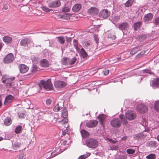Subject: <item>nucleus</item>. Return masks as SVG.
<instances>
[{
	"label": "nucleus",
	"instance_id": "nucleus-62",
	"mask_svg": "<svg viewBox=\"0 0 159 159\" xmlns=\"http://www.w3.org/2000/svg\"><path fill=\"white\" fill-rule=\"evenodd\" d=\"M109 70L107 69H105L104 70V73L105 75H107L109 73Z\"/></svg>",
	"mask_w": 159,
	"mask_h": 159
},
{
	"label": "nucleus",
	"instance_id": "nucleus-42",
	"mask_svg": "<svg viewBox=\"0 0 159 159\" xmlns=\"http://www.w3.org/2000/svg\"><path fill=\"white\" fill-rule=\"evenodd\" d=\"M73 44L74 47H75L76 49L78 51L79 49V48L78 47L79 44L77 40L76 39H74L73 40Z\"/></svg>",
	"mask_w": 159,
	"mask_h": 159
},
{
	"label": "nucleus",
	"instance_id": "nucleus-39",
	"mask_svg": "<svg viewBox=\"0 0 159 159\" xmlns=\"http://www.w3.org/2000/svg\"><path fill=\"white\" fill-rule=\"evenodd\" d=\"M83 45L84 47L86 48H89L90 43L88 41H85L83 43Z\"/></svg>",
	"mask_w": 159,
	"mask_h": 159
},
{
	"label": "nucleus",
	"instance_id": "nucleus-45",
	"mask_svg": "<svg viewBox=\"0 0 159 159\" xmlns=\"http://www.w3.org/2000/svg\"><path fill=\"white\" fill-rule=\"evenodd\" d=\"M112 20L114 22H116L120 19V17L119 16H114L111 17Z\"/></svg>",
	"mask_w": 159,
	"mask_h": 159
},
{
	"label": "nucleus",
	"instance_id": "nucleus-4",
	"mask_svg": "<svg viewBox=\"0 0 159 159\" xmlns=\"http://www.w3.org/2000/svg\"><path fill=\"white\" fill-rule=\"evenodd\" d=\"M111 125L115 128H118L121 125V122L120 120L118 118L113 119L110 122Z\"/></svg>",
	"mask_w": 159,
	"mask_h": 159
},
{
	"label": "nucleus",
	"instance_id": "nucleus-48",
	"mask_svg": "<svg viewBox=\"0 0 159 159\" xmlns=\"http://www.w3.org/2000/svg\"><path fill=\"white\" fill-rule=\"evenodd\" d=\"M141 124L144 126H147L148 125V123L147 122L146 120L144 118L142 119Z\"/></svg>",
	"mask_w": 159,
	"mask_h": 159
},
{
	"label": "nucleus",
	"instance_id": "nucleus-38",
	"mask_svg": "<svg viewBox=\"0 0 159 159\" xmlns=\"http://www.w3.org/2000/svg\"><path fill=\"white\" fill-rule=\"evenodd\" d=\"M147 159H155L156 158V155L154 154H150L146 157Z\"/></svg>",
	"mask_w": 159,
	"mask_h": 159
},
{
	"label": "nucleus",
	"instance_id": "nucleus-9",
	"mask_svg": "<svg viewBox=\"0 0 159 159\" xmlns=\"http://www.w3.org/2000/svg\"><path fill=\"white\" fill-rule=\"evenodd\" d=\"M20 72L22 74L26 73L29 70V68L26 65L24 64H20L18 66Z\"/></svg>",
	"mask_w": 159,
	"mask_h": 159
},
{
	"label": "nucleus",
	"instance_id": "nucleus-1",
	"mask_svg": "<svg viewBox=\"0 0 159 159\" xmlns=\"http://www.w3.org/2000/svg\"><path fill=\"white\" fill-rule=\"evenodd\" d=\"M38 86L39 88L41 89V86H42L43 88L47 90H51L53 89L52 85L51 82V80L50 79H48L46 81L41 80Z\"/></svg>",
	"mask_w": 159,
	"mask_h": 159
},
{
	"label": "nucleus",
	"instance_id": "nucleus-59",
	"mask_svg": "<svg viewBox=\"0 0 159 159\" xmlns=\"http://www.w3.org/2000/svg\"><path fill=\"white\" fill-rule=\"evenodd\" d=\"M68 130L67 129V128L65 130H64V131H63L62 133V136L61 137H63L64 136H65L66 135V134H67L68 133Z\"/></svg>",
	"mask_w": 159,
	"mask_h": 159
},
{
	"label": "nucleus",
	"instance_id": "nucleus-24",
	"mask_svg": "<svg viewBox=\"0 0 159 159\" xmlns=\"http://www.w3.org/2000/svg\"><path fill=\"white\" fill-rule=\"evenodd\" d=\"M12 122V120L11 118L7 117L5 119L4 121V124L6 126L9 125Z\"/></svg>",
	"mask_w": 159,
	"mask_h": 159
},
{
	"label": "nucleus",
	"instance_id": "nucleus-60",
	"mask_svg": "<svg viewBox=\"0 0 159 159\" xmlns=\"http://www.w3.org/2000/svg\"><path fill=\"white\" fill-rule=\"evenodd\" d=\"M144 73H149L150 74H153V73L152 72L151 70L149 69H145L143 70Z\"/></svg>",
	"mask_w": 159,
	"mask_h": 159
},
{
	"label": "nucleus",
	"instance_id": "nucleus-11",
	"mask_svg": "<svg viewBox=\"0 0 159 159\" xmlns=\"http://www.w3.org/2000/svg\"><path fill=\"white\" fill-rule=\"evenodd\" d=\"M54 86L58 88H62L66 85V83L63 81L57 80L54 82Z\"/></svg>",
	"mask_w": 159,
	"mask_h": 159
},
{
	"label": "nucleus",
	"instance_id": "nucleus-29",
	"mask_svg": "<svg viewBox=\"0 0 159 159\" xmlns=\"http://www.w3.org/2000/svg\"><path fill=\"white\" fill-rule=\"evenodd\" d=\"M147 135L146 134H144V132H143L141 133H139L137 134L136 135V138L137 139H143Z\"/></svg>",
	"mask_w": 159,
	"mask_h": 159
},
{
	"label": "nucleus",
	"instance_id": "nucleus-6",
	"mask_svg": "<svg viewBox=\"0 0 159 159\" xmlns=\"http://www.w3.org/2000/svg\"><path fill=\"white\" fill-rule=\"evenodd\" d=\"M14 60V56L11 53L8 54L3 59L4 63L8 64L12 62Z\"/></svg>",
	"mask_w": 159,
	"mask_h": 159
},
{
	"label": "nucleus",
	"instance_id": "nucleus-30",
	"mask_svg": "<svg viewBox=\"0 0 159 159\" xmlns=\"http://www.w3.org/2000/svg\"><path fill=\"white\" fill-rule=\"evenodd\" d=\"M80 53L81 57L84 58H86L88 56V54L83 48L81 49Z\"/></svg>",
	"mask_w": 159,
	"mask_h": 159
},
{
	"label": "nucleus",
	"instance_id": "nucleus-20",
	"mask_svg": "<svg viewBox=\"0 0 159 159\" xmlns=\"http://www.w3.org/2000/svg\"><path fill=\"white\" fill-rule=\"evenodd\" d=\"M71 16V15L70 14H66L63 15H59L58 17L59 19H62L63 20H69Z\"/></svg>",
	"mask_w": 159,
	"mask_h": 159
},
{
	"label": "nucleus",
	"instance_id": "nucleus-28",
	"mask_svg": "<svg viewBox=\"0 0 159 159\" xmlns=\"http://www.w3.org/2000/svg\"><path fill=\"white\" fill-rule=\"evenodd\" d=\"M81 133L83 138H87L89 135L88 132L84 129H82L81 131Z\"/></svg>",
	"mask_w": 159,
	"mask_h": 159
},
{
	"label": "nucleus",
	"instance_id": "nucleus-32",
	"mask_svg": "<svg viewBox=\"0 0 159 159\" xmlns=\"http://www.w3.org/2000/svg\"><path fill=\"white\" fill-rule=\"evenodd\" d=\"M136 148L134 149L131 148H128L126 150V152L129 155H132L134 154L136 150Z\"/></svg>",
	"mask_w": 159,
	"mask_h": 159
},
{
	"label": "nucleus",
	"instance_id": "nucleus-63",
	"mask_svg": "<svg viewBox=\"0 0 159 159\" xmlns=\"http://www.w3.org/2000/svg\"><path fill=\"white\" fill-rule=\"evenodd\" d=\"M24 156V154L23 153H21L19 155L18 159H23Z\"/></svg>",
	"mask_w": 159,
	"mask_h": 159
},
{
	"label": "nucleus",
	"instance_id": "nucleus-50",
	"mask_svg": "<svg viewBox=\"0 0 159 159\" xmlns=\"http://www.w3.org/2000/svg\"><path fill=\"white\" fill-rule=\"evenodd\" d=\"M61 109V107L59 106L58 103H57L53 108V111H58Z\"/></svg>",
	"mask_w": 159,
	"mask_h": 159
},
{
	"label": "nucleus",
	"instance_id": "nucleus-25",
	"mask_svg": "<svg viewBox=\"0 0 159 159\" xmlns=\"http://www.w3.org/2000/svg\"><path fill=\"white\" fill-rule=\"evenodd\" d=\"M142 25V22L141 21H139L135 23L134 25V30L137 31L139 29Z\"/></svg>",
	"mask_w": 159,
	"mask_h": 159
},
{
	"label": "nucleus",
	"instance_id": "nucleus-41",
	"mask_svg": "<svg viewBox=\"0 0 159 159\" xmlns=\"http://www.w3.org/2000/svg\"><path fill=\"white\" fill-rule=\"evenodd\" d=\"M90 153H88L85 154L83 155L80 156L78 159H85L86 158L89 157L90 155Z\"/></svg>",
	"mask_w": 159,
	"mask_h": 159
},
{
	"label": "nucleus",
	"instance_id": "nucleus-14",
	"mask_svg": "<svg viewBox=\"0 0 159 159\" xmlns=\"http://www.w3.org/2000/svg\"><path fill=\"white\" fill-rule=\"evenodd\" d=\"M98 124V122L96 120H90L86 123L87 127L89 128H92L96 126Z\"/></svg>",
	"mask_w": 159,
	"mask_h": 159
},
{
	"label": "nucleus",
	"instance_id": "nucleus-52",
	"mask_svg": "<svg viewBox=\"0 0 159 159\" xmlns=\"http://www.w3.org/2000/svg\"><path fill=\"white\" fill-rule=\"evenodd\" d=\"M145 51H143L139 53L137 55L135 58H138L141 57L143 54L145 53Z\"/></svg>",
	"mask_w": 159,
	"mask_h": 159
},
{
	"label": "nucleus",
	"instance_id": "nucleus-23",
	"mask_svg": "<svg viewBox=\"0 0 159 159\" xmlns=\"http://www.w3.org/2000/svg\"><path fill=\"white\" fill-rule=\"evenodd\" d=\"M40 65L42 67H47L49 66V63L47 60L44 59L41 61Z\"/></svg>",
	"mask_w": 159,
	"mask_h": 159
},
{
	"label": "nucleus",
	"instance_id": "nucleus-2",
	"mask_svg": "<svg viewBox=\"0 0 159 159\" xmlns=\"http://www.w3.org/2000/svg\"><path fill=\"white\" fill-rule=\"evenodd\" d=\"M87 146L91 148L95 149L98 145V142L95 139L93 138L88 139L86 141Z\"/></svg>",
	"mask_w": 159,
	"mask_h": 159
},
{
	"label": "nucleus",
	"instance_id": "nucleus-8",
	"mask_svg": "<svg viewBox=\"0 0 159 159\" xmlns=\"http://www.w3.org/2000/svg\"><path fill=\"white\" fill-rule=\"evenodd\" d=\"M137 108L139 112L144 113L148 111L147 107L143 104H140L137 107Z\"/></svg>",
	"mask_w": 159,
	"mask_h": 159
},
{
	"label": "nucleus",
	"instance_id": "nucleus-53",
	"mask_svg": "<svg viewBox=\"0 0 159 159\" xmlns=\"http://www.w3.org/2000/svg\"><path fill=\"white\" fill-rule=\"evenodd\" d=\"M7 76H8L7 75H4L2 76V81L3 83L6 84Z\"/></svg>",
	"mask_w": 159,
	"mask_h": 159
},
{
	"label": "nucleus",
	"instance_id": "nucleus-33",
	"mask_svg": "<svg viewBox=\"0 0 159 159\" xmlns=\"http://www.w3.org/2000/svg\"><path fill=\"white\" fill-rule=\"evenodd\" d=\"M69 60L68 58L66 57L64 58L62 61V63L65 65H69Z\"/></svg>",
	"mask_w": 159,
	"mask_h": 159
},
{
	"label": "nucleus",
	"instance_id": "nucleus-16",
	"mask_svg": "<svg viewBox=\"0 0 159 159\" xmlns=\"http://www.w3.org/2000/svg\"><path fill=\"white\" fill-rule=\"evenodd\" d=\"M151 85L154 88L159 87V78H156L154 79L152 82Z\"/></svg>",
	"mask_w": 159,
	"mask_h": 159
},
{
	"label": "nucleus",
	"instance_id": "nucleus-55",
	"mask_svg": "<svg viewBox=\"0 0 159 159\" xmlns=\"http://www.w3.org/2000/svg\"><path fill=\"white\" fill-rule=\"evenodd\" d=\"M38 69L37 66L35 65H33L32 67L31 71L32 72H34L35 71Z\"/></svg>",
	"mask_w": 159,
	"mask_h": 159
},
{
	"label": "nucleus",
	"instance_id": "nucleus-64",
	"mask_svg": "<svg viewBox=\"0 0 159 159\" xmlns=\"http://www.w3.org/2000/svg\"><path fill=\"white\" fill-rule=\"evenodd\" d=\"M94 38L96 42V43H98V40H99L98 37L95 34L94 36Z\"/></svg>",
	"mask_w": 159,
	"mask_h": 159
},
{
	"label": "nucleus",
	"instance_id": "nucleus-10",
	"mask_svg": "<svg viewBox=\"0 0 159 159\" xmlns=\"http://www.w3.org/2000/svg\"><path fill=\"white\" fill-rule=\"evenodd\" d=\"M110 12L107 10L104 9L102 10L99 13V16L104 19L107 18L110 16Z\"/></svg>",
	"mask_w": 159,
	"mask_h": 159
},
{
	"label": "nucleus",
	"instance_id": "nucleus-3",
	"mask_svg": "<svg viewBox=\"0 0 159 159\" xmlns=\"http://www.w3.org/2000/svg\"><path fill=\"white\" fill-rule=\"evenodd\" d=\"M34 43L32 40L29 39L25 38L22 39L20 42V45L23 46L29 47L33 46Z\"/></svg>",
	"mask_w": 159,
	"mask_h": 159
},
{
	"label": "nucleus",
	"instance_id": "nucleus-12",
	"mask_svg": "<svg viewBox=\"0 0 159 159\" xmlns=\"http://www.w3.org/2000/svg\"><path fill=\"white\" fill-rule=\"evenodd\" d=\"M98 9L96 7H93L90 8L88 10V13L89 15H96L98 13Z\"/></svg>",
	"mask_w": 159,
	"mask_h": 159
},
{
	"label": "nucleus",
	"instance_id": "nucleus-57",
	"mask_svg": "<svg viewBox=\"0 0 159 159\" xmlns=\"http://www.w3.org/2000/svg\"><path fill=\"white\" fill-rule=\"evenodd\" d=\"M41 8L43 11L46 12H49L50 11V10L46 6L42 7Z\"/></svg>",
	"mask_w": 159,
	"mask_h": 159
},
{
	"label": "nucleus",
	"instance_id": "nucleus-46",
	"mask_svg": "<svg viewBox=\"0 0 159 159\" xmlns=\"http://www.w3.org/2000/svg\"><path fill=\"white\" fill-rule=\"evenodd\" d=\"M145 39V36L144 35L138 36L136 38V39L139 40V41L141 42Z\"/></svg>",
	"mask_w": 159,
	"mask_h": 159
},
{
	"label": "nucleus",
	"instance_id": "nucleus-21",
	"mask_svg": "<svg viewBox=\"0 0 159 159\" xmlns=\"http://www.w3.org/2000/svg\"><path fill=\"white\" fill-rule=\"evenodd\" d=\"M105 115L103 114H101L99 115L98 117L101 124L103 125L104 124V121L105 119Z\"/></svg>",
	"mask_w": 159,
	"mask_h": 159
},
{
	"label": "nucleus",
	"instance_id": "nucleus-18",
	"mask_svg": "<svg viewBox=\"0 0 159 159\" xmlns=\"http://www.w3.org/2000/svg\"><path fill=\"white\" fill-rule=\"evenodd\" d=\"M12 38L11 37L8 36H5L2 38V40L6 43L10 44L11 43Z\"/></svg>",
	"mask_w": 159,
	"mask_h": 159
},
{
	"label": "nucleus",
	"instance_id": "nucleus-15",
	"mask_svg": "<svg viewBox=\"0 0 159 159\" xmlns=\"http://www.w3.org/2000/svg\"><path fill=\"white\" fill-rule=\"evenodd\" d=\"M153 15L151 13L145 15L143 18V21L145 22L151 21L153 18Z\"/></svg>",
	"mask_w": 159,
	"mask_h": 159
},
{
	"label": "nucleus",
	"instance_id": "nucleus-43",
	"mask_svg": "<svg viewBox=\"0 0 159 159\" xmlns=\"http://www.w3.org/2000/svg\"><path fill=\"white\" fill-rule=\"evenodd\" d=\"M21 145L20 143L16 141L13 144V147L16 148H19Z\"/></svg>",
	"mask_w": 159,
	"mask_h": 159
},
{
	"label": "nucleus",
	"instance_id": "nucleus-26",
	"mask_svg": "<svg viewBox=\"0 0 159 159\" xmlns=\"http://www.w3.org/2000/svg\"><path fill=\"white\" fill-rule=\"evenodd\" d=\"M148 145L151 147H156L158 146V143L156 141H152L148 143Z\"/></svg>",
	"mask_w": 159,
	"mask_h": 159
},
{
	"label": "nucleus",
	"instance_id": "nucleus-13",
	"mask_svg": "<svg viewBox=\"0 0 159 159\" xmlns=\"http://www.w3.org/2000/svg\"><path fill=\"white\" fill-rule=\"evenodd\" d=\"M129 27V24L127 22H124L119 24L118 27L121 30L123 31L126 30Z\"/></svg>",
	"mask_w": 159,
	"mask_h": 159
},
{
	"label": "nucleus",
	"instance_id": "nucleus-54",
	"mask_svg": "<svg viewBox=\"0 0 159 159\" xmlns=\"http://www.w3.org/2000/svg\"><path fill=\"white\" fill-rule=\"evenodd\" d=\"M147 103L151 108L153 107L154 104V102H153V101H152V100H151L150 101H148Z\"/></svg>",
	"mask_w": 159,
	"mask_h": 159
},
{
	"label": "nucleus",
	"instance_id": "nucleus-47",
	"mask_svg": "<svg viewBox=\"0 0 159 159\" xmlns=\"http://www.w3.org/2000/svg\"><path fill=\"white\" fill-rule=\"evenodd\" d=\"M76 60V59L75 57H74L71 60H69V65H71L74 64Z\"/></svg>",
	"mask_w": 159,
	"mask_h": 159
},
{
	"label": "nucleus",
	"instance_id": "nucleus-7",
	"mask_svg": "<svg viewBox=\"0 0 159 159\" xmlns=\"http://www.w3.org/2000/svg\"><path fill=\"white\" fill-rule=\"evenodd\" d=\"M61 3L59 0H56L54 1L50 2L48 4V6L50 8H55L59 7Z\"/></svg>",
	"mask_w": 159,
	"mask_h": 159
},
{
	"label": "nucleus",
	"instance_id": "nucleus-61",
	"mask_svg": "<svg viewBox=\"0 0 159 159\" xmlns=\"http://www.w3.org/2000/svg\"><path fill=\"white\" fill-rule=\"evenodd\" d=\"M52 102V101L50 99H47L46 101V104L47 105H50Z\"/></svg>",
	"mask_w": 159,
	"mask_h": 159
},
{
	"label": "nucleus",
	"instance_id": "nucleus-34",
	"mask_svg": "<svg viewBox=\"0 0 159 159\" xmlns=\"http://www.w3.org/2000/svg\"><path fill=\"white\" fill-rule=\"evenodd\" d=\"M108 38L113 39H115L116 38V36L114 35V33L113 32H109L108 33Z\"/></svg>",
	"mask_w": 159,
	"mask_h": 159
},
{
	"label": "nucleus",
	"instance_id": "nucleus-44",
	"mask_svg": "<svg viewBox=\"0 0 159 159\" xmlns=\"http://www.w3.org/2000/svg\"><path fill=\"white\" fill-rule=\"evenodd\" d=\"M153 23L156 25L159 24V17H154L153 20Z\"/></svg>",
	"mask_w": 159,
	"mask_h": 159
},
{
	"label": "nucleus",
	"instance_id": "nucleus-36",
	"mask_svg": "<svg viewBox=\"0 0 159 159\" xmlns=\"http://www.w3.org/2000/svg\"><path fill=\"white\" fill-rule=\"evenodd\" d=\"M154 107L157 111L159 112V100L155 102Z\"/></svg>",
	"mask_w": 159,
	"mask_h": 159
},
{
	"label": "nucleus",
	"instance_id": "nucleus-31",
	"mask_svg": "<svg viewBox=\"0 0 159 159\" xmlns=\"http://www.w3.org/2000/svg\"><path fill=\"white\" fill-rule=\"evenodd\" d=\"M119 118L121 119L123 125L127 124L128 122L126 118H125L123 114L120 115L119 116Z\"/></svg>",
	"mask_w": 159,
	"mask_h": 159
},
{
	"label": "nucleus",
	"instance_id": "nucleus-19",
	"mask_svg": "<svg viewBox=\"0 0 159 159\" xmlns=\"http://www.w3.org/2000/svg\"><path fill=\"white\" fill-rule=\"evenodd\" d=\"M82 6L80 4H75L72 8V10L75 12L79 11L81 9Z\"/></svg>",
	"mask_w": 159,
	"mask_h": 159
},
{
	"label": "nucleus",
	"instance_id": "nucleus-27",
	"mask_svg": "<svg viewBox=\"0 0 159 159\" xmlns=\"http://www.w3.org/2000/svg\"><path fill=\"white\" fill-rule=\"evenodd\" d=\"M57 41L61 44H63L65 42V39L63 36H61L56 38Z\"/></svg>",
	"mask_w": 159,
	"mask_h": 159
},
{
	"label": "nucleus",
	"instance_id": "nucleus-35",
	"mask_svg": "<svg viewBox=\"0 0 159 159\" xmlns=\"http://www.w3.org/2000/svg\"><path fill=\"white\" fill-rule=\"evenodd\" d=\"M134 0H128L125 3V5L126 7H129L132 5Z\"/></svg>",
	"mask_w": 159,
	"mask_h": 159
},
{
	"label": "nucleus",
	"instance_id": "nucleus-51",
	"mask_svg": "<svg viewBox=\"0 0 159 159\" xmlns=\"http://www.w3.org/2000/svg\"><path fill=\"white\" fill-rule=\"evenodd\" d=\"M62 116L63 117H66L68 116V112L66 109H64L63 110Z\"/></svg>",
	"mask_w": 159,
	"mask_h": 159
},
{
	"label": "nucleus",
	"instance_id": "nucleus-5",
	"mask_svg": "<svg viewBox=\"0 0 159 159\" xmlns=\"http://www.w3.org/2000/svg\"><path fill=\"white\" fill-rule=\"evenodd\" d=\"M126 118L129 120H132L135 119L136 117V113L132 111H128L125 114Z\"/></svg>",
	"mask_w": 159,
	"mask_h": 159
},
{
	"label": "nucleus",
	"instance_id": "nucleus-49",
	"mask_svg": "<svg viewBox=\"0 0 159 159\" xmlns=\"http://www.w3.org/2000/svg\"><path fill=\"white\" fill-rule=\"evenodd\" d=\"M60 153V152H57V151L52 152L50 156L49 157V159L52 158L53 157L56 156V155H57L58 154H59Z\"/></svg>",
	"mask_w": 159,
	"mask_h": 159
},
{
	"label": "nucleus",
	"instance_id": "nucleus-56",
	"mask_svg": "<svg viewBox=\"0 0 159 159\" xmlns=\"http://www.w3.org/2000/svg\"><path fill=\"white\" fill-rule=\"evenodd\" d=\"M70 11V8L68 7H65L62 8V11L64 12H68Z\"/></svg>",
	"mask_w": 159,
	"mask_h": 159
},
{
	"label": "nucleus",
	"instance_id": "nucleus-58",
	"mask_svg": "<svg viewBox=\"0 0 159 159\" xmlns=\"http://www.w3.org/2000/svg\"><path fill=\"white\" fill-rule=\"evenodd\" d=\"M118 147L117 146H110L109 149L111 150H116L118 149Z\"/></svg>",
	"mask_w": 159,
	"mask_h": 159
},
{
	"label": "nucleus",
	"instance_id": "nucleus-22",
	"mask_svg": "<svg viewBox=\"0 0 159 159\" xmlns=\"http://www.w3.org/2000/svg\"><path fill=\"white\" fill-rule=\"evenodd\" d=\"M141 46L135 47L133 48L130 51V54L132 55L136 53L138 51L141 50Z\"/></svg>",
	"mask_w": 159,
	"mask_h": 159
},
{
	"label": "nucleus",
	"instance_id": "nucleus-17",
	"mask_svg": "<svg viewBox=\"0 0 159 159\" xmlns=\"http://www.w3.org/2000/svg\"><path fill=\"white\" fill-rule=\"evenodd\" d=\"M15 99V97L12 95H8L5 98L4 103L7 104L9 103H11Z\"/></svg>",
	"mask_w": 159,
	"mask_h": 159
},
{
	"label": "nucleus",
	"instance_id": "nucleus-37",
	"mask_svg": "<svg viewBox=\"0 0 159 159\" xmlns=\"http://www.w3.org/2000/svg\"><path fill=\"white\" fill-rule=\"evenodd\" d=\"M22 129V126L20 125H18L17 126L15 130L16 133L19 134L21 133Z\"/></svg>",
	"mask_w": 159,
	"mask_h": 159
},
{
	"label": "nucleus",
	"instance_id": "nucleus-40",
	"mask_svg": "<svg viewBox=\"0 0 159 159\" xmlns=\"http://www.w3.org/2000/svg\"><path fill=\"white\" fill-rule=\"evenodd\" d=\"M127 156L125 155H119L117 156L115 159H127Z\"/></svg>",
	"mask_w": 159,
	"mask_h": 159
}]
</instances>
